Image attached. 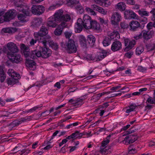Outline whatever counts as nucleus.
<instances>
[{
  "label": "nucleus",
  "mask_w": 155,
  "mask_h": 155,
  "mask_svg": "<svg viewBox=\"0 0 155 155\" xmlns=\"http://www.w3.org/2000/svg\"><path fill=\"white\" fill-rule=\"evenodd\" d=\"M92 21L91 17L87 15H84L82 20L81 18H78L75 25V32L76 33L81 32L83 28L86 29H91Z\"/></svg>",
  "instance_id": "1"
},
{
  "label": "nucleus",
  "mask_w": 155,
  "mask_h": 155,
  "mask_svg": "<svg viewBox=\"0 0 155 155\" xmlns=\"http://www.w3.org/2000/svg\"><path fill=\"white\" fill-rule=\"evenodd\" d=\"M48 33V30L47 28L43 25L41 27L39 31L34 33L35 37L37 38L38 41L45 46L48 39L50 37L46 35Z\"/></svg>",
  "instance_id": "2"
},
{
  "label": "nucleus",
  "mask_w": 155,
  "mask_h": 155,
  "mask_svg": "<svg viewBox=\"0 0 155 155\" xmlns=\"http://www.w3.org/2000/svg\"><path fill=\"white\" fill-rule=\"evenodd\" d=\"M60 45L62 50H66L68 53L70 54L75 53L77 51L75 42L71 39H69L66 43L61 42Z\"/></svg>",
  "instance_id": "3"
},
{
  "label": "nucleus",
  "mask_w": 155,
  "mask_h": 155,
  "mask_svg": "<svg viewBox=\"0 0 155 155\" xmlns=\"http://www.w3.org/2000/svg\"><path fill=\"white\" fill-rule=\"evenodd\" d=\"M63 11L62 9H60L54 13L53 16L54 18L58 23L69 21L71 19L70 16L68 14H63Z\"/></svg>",
  "instance_id": "4"
},
{
  "label": "nucleus",
  "mask_w": 155,
  "mask_h": 155,
  "mask_svg": "<svg viewBox=\"0 0 155 155\" xmlns=\"http://www.w3.org/2000/svg\"><path fill=\"white\" fill-rule=\"evenodd\" d=\"M14 5L16 9L19 12H22L26 15H29L30 10L28 7L25 5L24 3L21 0L15 1Z\"/></svg>",
  "instance_id": "5"
},
{
  "label": "nucleus",
  "mask_w": 155,
  "mask_h": 155,
  "mask_svg": "<svg viewBox=\"0 0 155 155\" xmlns=\"http://www.w3.org/2000/svg\"><path fill=\"white\" fill-rule=\"evenodd\" d=\"M117 37V38H120L119 34L117 31H114L107 37H105L102 41L103 46L106 47L109 45L111 43L112 40L114 39Z\"/></svg>",
  "instance_id": "6"
},
{
  "label": "nucleus",
  "mask_w": 155,
  "mask_h": 155,
  "mask_svg": "<svg viewBox=\"0 0 155 155\" xmlns=\"http://www.w3.org/2000/svg\"><path fill=\"white\" fill-rule=\"evenodd\" d=\"M45 11V8L42 5H33L31 8L32 13L35 15H40Z\"/></svg>",
  "instance_id": "7"
},
{
  "label": "nucleus",
  "mask_w": 155,
  "mask_h": 155,
  "mask_svg": "<svg viewBox=\"0 0 155 155\" xmlns=\"http://www.w3.org/2000/svg\"><path fill=\"white\" fill-rule=\"evenodd\" d=\"M7 47L8 50L7 53L8 55H11L18 51V49L16 45L12 42L8 43L7 45Z\"/></svg>",
  "instance_id": "8"
},
{
  "label": "nucleus",
  "mask_w": 155,
  "mask_h": 155,
  "mask_svg": "<svg viewBox=\"0 0 155 155\" xmlns=\"http://www.w3.org/2000/svg\"><path fill=\"white\" fill-rule=\"evenodd\" d=\"M43 45L44 47H41L40 52L41 54V57L44 58H47L50 57L51 54V51L48 48H47L46 44L45 46Z\"/></svg>",
  "instance_id": "9"
},
{
  "label": "nucleus",
  "mask_w": 155,
  "mask_h": 155,
  "mask_svg": "<svg viewBox=\"0 0 155 155\" xmlns=\"http://www.w3.org/2000/svg\"><path fill=\"white\" fill-rule=\"evenodd\" d=\"M124 40L125 46H126L124 49L125 51H127L131 49L136 44V41L134 40L130 41L128 38H125Z\"/></svg>",
  "instance_id": "10"
},
{
  "label": "nucleus",
  "mask_w": 155,
  "mask_h": 155,
  "mask_svg": "<svg viewBox=\"0 0 155 155\" xmlns=\"http://www.w3.org/2000/svg\"><path fill=\"white\" fill-rule=\"evenodd\" d=\"M121 19V17L120 14L117 12H115L111 17V22L113 25H117Z\"/></svg>",
  "instance_id": "11"
},
{
  "label": "nucleus",
  "mask_w": 155,
  "mask_h": 155,
  "mask_svg": "<svg viewBox=\"0 0 155 155\" xmlns=\"http://www.w3.org/2000/svg\"><path fill=\"white\" fill-rule=\"evenodd\" d=\"M16 15V11L15 10L12 9L8 11L4 15L6 21H8L11 20L13 19Z\"/></svg>",
  "instance_id": "12"
},
{
  "label": "nucleus",
  "mask_w": 155,
  "mask_h": 155,
  "mask_svg": "<svg viewBox=\"0 0 155 155\" xmlns=\"http://www.w3.org/2000/svg\"><path fill=\"white\" fill-rule=\"evenodd\" d=\"M67 26L66 23L64 22H61L56 29L54 32V35L57 36L61 35L63 32V29Z\"/></svg>",
  "instance_id": "13"
},
{
  "label": "nucleus",
  "mask_w": 155,
  "mask_h": 155,
  "mask_svg": "<svg viewBox=\"0 0 155 155\" xmlns=\"http://www.w3.org/2000/svg\"><path fill=\"white\" fill-rule=\"evenodd\" d=\"M124 17L127 19L137 18L138 16L134 12L126 10L124 12Z\"/></svg>",
  "instance_id": "14"
},
{
  "label": "nucleus",
  "mask_w": 155,
  "mask_h": 155,
  "mask_svg": "<svg viewBox=\"0 0 155 155\" xmlns=\"http://www.w3.org/2000/svg\"><path fill=\"white\" fill-rule=\"evenodd\" d=\"M137 134H130L127 136L124 139V141L125 143L127 142L128 143L131 144L134 142L137 139Z\"/></svg>",
  "instance_id": "15"
},
{
  "label": "nucleus",
  "mask_w": 155,
  "mask_h": 155,
  "mask_svg": "<svg viewBox=\"0 0 155 155\" xmlns=\"http://www.w3.org/2000/svg\"><path fill=\"white\" fill-rule=\"evenodd\" d=\"M109 54V52L106 50H101L97 54V61H101Z\"/></svg>",
  "instance_id": "16"
},
{
  "label": "nucleus",
  "mask_w": 155,
  "mask_h": 155,
  "mask_svg": "<svg viewBox=\"0 0 155 155\" xmlns=\"http://www.w3.org/2000/svg\"><path fill=\"white\" fill-rule=\"evenodd\" d=\"M10 56L11 58H9V60L13 63L18 64L22 60V58L19 54L14 55V54H13Z\"/></svg>",
  "instance_id": "17"
},
{
  "label": "nucleus",
  "mask_w": 155,
  "mask_h": 155,
  "mask_svg": "<svg viewBox=\"0 0 155 155\" xmlns=\"http://www.w3.org/2000/svg\"><path fill=\"white\" fill-rule=\"evenodd\" d=\"M122 48V44L119 41H116L113 42L111 45V49L113 52L120 50Z\"/></svg>",
  "instance_id": "18"
},
{
  "label": "nucleus",
  "mask_w": 155,
  "mask_h": 155,
  "mask_svg": "<svg viewBox=\"0 0 155 155\" xmlns=\"http://www.w3.org/2000/svg\"><path fill=\"white\" fill-rule=\"evenodd\" d=\"M21 48L22 50V54L25 57H29L30 52L29 47L26 46L24 44H21Z\"/></svg>",
  "instance_id": "19"
},
{
  "label": "nucleus",
  "mask_w": 155,
  "mask_h": 155,
  "mask_svg": "<svg viewBox=\"0 0 155 155\" xmlns=\"http://www.w3.org/2000/svg\"><path fill=\"white\" fill-rule=\"evenodd\" d=\"M87 44H88L90 46H94L95 44L96 38L95 36L92 35H88L87 37Z\"/></svg>",
  "instance_id": "20"
},
{
  "label": "nucleus",
  "mask_w": 155,
  "mask_h": 155,
  "mask_svg": "<svg viewBox=\"0 0 155 155\" xmlns=\"http://www.w3.org/2000/svg\"><path fill=\"white\" fill-rule=\"evenodd\" d=\"M141 33L142 34V38H143L144 40L147 41L151 38L152 37L151 31L143 30Z\"/></svg>",
  "instance_id": "21"
},
{
  "label": "nucleus",
  "mask_w": 155,
  "mask_h": 155,
  "mask_svg": "<svg viewBox=\"0 0 155 155\" xmlns=\"http://www.w3.org/2000/svg\"><path fill=\"white\" fill-rule=\"evenodd\" d=\"M25 64L26 66L30 70H34L36 68V63L33 60H27Z\"/></svg>",
  "instance_id": "22"
},
{
  "label": "nucleus",
  "mask_w": 155,
  "mask_h": 155,
  "mask_svg": "<svg viewBox=\"0 0 155 155\" xmlns=\"http://www.w3.org/2000/svg\"><path fill=\"white\" fill-rule=\"evenodd\" d=\"M130 30L135 31L140 26L139 22L137 21H132L129 23Z\"/></svg>",
  "instance_id": "23"
},
{
  "label": "nucleus",
  "mask_w": 155,
  "mask_h": 155,
  "mask_svg": "<svg viewBox=\"0 0 155 155\" xmlns=\"http://www.w3.org/2000/svg\"><path fill=\"white\" fill-rule=\"evenodd\" d=\"M58 23V22H57V21L54 17H50L49 18V20L47 22V25L49 27L55 28L57 26V23Z\"/></svg>",
  "instance_id": "24"
},
{
  "label": "nucleus",
  "mask_w": 155,
  "mask_h": 155,
  "mask_svg": "<svg viewBox=\"0 0 155 155\" xmlns=\"http://www.w3.org/2000/svg\"><path fill=\"white\" fill-rule=\"evenodd\" d=\"M91 7L94 10L98 11L103 15H106L107 13V11L106 10L96 5H91Z\"/></svg>",
  "instance_id": "25"
},
{
  "label": "nucleus",
  "mask_w": 155,
  "mask_h": 155,
  "mask_svg": "<svg viewBox=\"0 0 155 155\" xmlns=\"http://www.w3.org/2000/svg\"><path fill=\"white\" fill-rule=\"evenodd\" d=\"M17 30V29L15 27H9L3 28L2 31L5 33L9 34H13Z\"/></svg>",
  "instance_id": "26"
},
{
  "label": "nucleus",
  "mask_w": 155,
  "mask_h": 155,
  "mask_svg": "<svg viewBox=\"0 0 155 155\" xmlns=\"http://www.w3.org/2000/svg\"><path fill=\"white\" fill-rule=\"evenodd\" d=\"M19 78L17 76L15 77V78L12 77L7 78L6 79L7 83L8 85H14L18 82V79Z\"/></svg>",
  "instance_id": "27"
},
{
  "label": "nucleus",
  "mask_w": 155,
  "mask_h": 155,
  "mask_svg": "<svg viewBox=\"0 0 155 155\" xmlns=\"http://www.w3.org/2000/svg\"><path fill=\"white\" fill-rule=\"evenodd\" d=\"M42 22V19L41 18H35L33 21L32 25L34 27H38Z\"/></svg>",
  "instance_id": "28"
},
{
  "label": "nucleus",
  "mask_w": 155,
  "mask_h": 155,
  "mask_svg": "<svg viewBox=\"0 0 155 155\" xmlns=\"http://www.w3.org/2000/svg\"><path fill=\"white\" fill-rule=\"evenodd\" d=\"M115 8L123 12L126 10V5L124 2H120L116 5Z\"/></svg>",
  "instance_id": "29"
},
{
  "label": "nucleus",
  "mask_w": 155,
  "mask_h": 155,
  "mask_svg": "<svg viewBox=\"0 0 155 155\" xmlns=\"http://www.w3.org/2000/svg\"><path fill=\"white\" fill-rule=\"evenodd\" d=\"M25 15L19 14L18 15V19L21 21L22 23H25L28 21V19L27 18L28 16L29 15H26L25 14Z\"/></svg>",
  "instance_id": "30"
},
{
  "label": "nucleus",
  "mask_w": 155,
  "mask_h": 155,
  "mask_svg": "<svg viewBox=\"0 0 155 155\" xmlns=\"http://www.w3.org/2000/svg\"><path fill=\"white\" fill-rule=\"evenodd\" d=\"M79 41L81 46L82 47H86L87 44V40L85 37L83 35L79 37Z\"/></svg>",
  "instance_id": "31"
},
{
  "label": "nucleus",
  "mask_w": 155,
  "mask_h": 155,
  "mask_svg": "<svg viewBox=\"0 0 155 155\" xmlns=\"http://www.w3.org/2000/svg\"><path fill=\"white\" fill-rule=\"evenodd\" d=\"M7 73L11 78L13 77V78H15V77L17 76L18 78H20V75L12 69H8Z\"/></svg>",
  "instance_id": "32"
},
{
  "label": "nucleus",
  "mask_w": 155,
  "mask_h": 155,
  "mask_svg": "<svg viewBox=\"0 0 155 155\" xmlns=\"http://www.w3.org/2000/svg\"><path fill=\"white\" fill-rule=\"evenodd\" d=\"M91 28L94 30H99L101 29L100 25L99 23L95 20L92 21L91 24Z\"/></svg>",
  "instance_id": "33"
},
{
  "label": "nucleus",
  "mask_w": 155,
  "mask_h": 155,
  "mask_svg": "<svg viewBox=\"0 0 155 155\" xmlns=\"http://www.w3.org/2000/svg\"><path fill=\"white\" fill-rule=\"evenodd\" d=\"M6 77V74L4 72L2 67L0 65V81L3 82Z\"/></svg>",
  "instance_id": "34"
},
{
  "label": "nucleus",
  "mask_w": 155,
  "mask_h": 155,
  "mask_svg": "<svg viewBox=\"0 0 155 155\" xmlns=\"http://www.w3.org/2000/svg\"><path fill=\"white\" fill-rule=\"evenodd\" d=\"M73 7L76 10L79 11L81 14L84 12V9L79 1L77 2V4H76L75 5L73 6Z\"/></svg>",
  "instance_id": "35"
},
{
  "label": "nucleus",
  "mask_w": 155,
  "mask_h": 155,
  "mask_svg": "<svg viewBox=\"0 0 155 155\" xmlns=\"http://www.w3.org/2000/svg\"><path fill=\"white\" fill-rule=\"evenodd\" d=\"M100 151L104 155L107 154L111 153L113 151V149L109 147H106L105 148H101Z\"/></svg>",
  "instance_id": "36"
},
{
  "label": "nucleus",
  "mask_w": 155,
  "mask_h": 155,
  "mask_svg": "<svg viewBox=\"0 0 155 155\" xmlns=\"http://www.w3.org/2000/svg\"><path fill=\"white\" fill-rule=\"evenodd\" d=\"M48 44L49 46L52 48L54 50H56L58 48V45L57 43H54L53 41H50L49 39L48 40L46 45Z\"/></svg>",
  "instance_id": "37"
},
{
  "label": "nucleus",
  "mask_w": 155,
  "mask_h": 155,
  "mask_svg": "<svg viewBox=\"0 0 155 155\" xmlns=\"http://www.w3.org/2000/svg\"><path fill=\"white\" fill-rule=\"evenodd\" d=\"M140 105H137L135 104H132L130 105L129 106V108L127 109L126 112L127 113H129L132 111H134L137 107L138 106H140Z\"/></svg>",
  "instance_id": "38"
},
{
  "label": "nucleus",
  "mask_w": 155,
  "mask_h": 155,
  "mask_svg": "<svg viewBox=\"0 0 155 155\" xmlns=\"http://www.w3.org/2000/svg\"><path fill=\"white\" fill-rule=\"evenodd\" d=\"M146 47L148 51L154 50L155 49V44L152 43L147 44Z\"/></svg>",
  "instance_id": "39"
},
{
  "label": "nucleus",
  "mask_w": 155,
  "mask_h": 155,
  "mask_svg": "<svg viewBox=\"0 0 155 155\" xmlns=\"http://www.w3.org/2000/svg\"><path fill=\"white\" fill-rule=\"evenodd\" d=\"M144 51V48L142 45H140L137 47L135 51L136 54L137 55H140Z\"/></svg>",
  "instance_id": "40"
},
{
  "label": "nucleus",
  "mask_w": 155,
  "mask_h": 155,
  "mask_svg": "<svg viewBox=\"0 0 155 155\" xmlns=\"http://www.w3.org/2000/svg\"><path fill=\"white\" fill-rule=\"evenodd\" d=\"M78 1V0H67V2L68 5L73 7V6L77 4Z\"/></svg>",
  "instance_id": "41"
},
{
  "label": "nucleus",
  "mask_w": 155,
  "mask_h": 155,
  "mask_svg": "<svg viewBox=\"0 0 155 155\" xmlns=\"http://www.w3.org/2000/svg\"><path fill=\"white\" fill-rule=\"evenodd\" d=\"M87 58L89 60L93 61H97V54L95 55H88L87 56Z\"/></svg>",
  "instance_id": "42"
},
{
  "label": "nucleus",
  "mask_w": 155,
  "mask_h": 155,
  "mask_svg": "<svg viewBox=\"0 0 155 155\" xmlns=\"http://www.w3.org/2000/svg\"><path fill=\"white\" fill-rule=\"evenodd\" d=\"M83 99L82 98H77L76 99V101L75 102V106H81L83 104Z\"/></svg>",
  "instance_id": "43"
},
{
  "label": "nucleus",
  "mask_w": 155,
  "mask_h": 155,
  "mask_svg": "<svg viewBox=\"0 0 155 155\" xmlns=\"http://www.w3.org/2000/svg\"><path fill=\"white\" fill-rule=\"evenodd\" d=\"M73 133H74L75 135L74 136V139H80L82 136L81 133H80V131H76Z\"/></svg>",
  "instance_id": "44"
},
{
  "label": "nucleus",
  "mask_w": 155,
  "mask_h": 155,
  "mask_svg": "<svg viewBox=\"0 0 155 155\" xmlns=\"http://www.w3.org/2000/svg\"><path fill=\"white\" fill-rule=\"evenodd\" d=\"M19 125L17 120H16L10 123L9 126L11 127H13L17 126Z\"/></svg>",
  "instance_id": "45"
},
{
  "label": "nucleus",
  "mask_w": 155,
  "mask_h": 155,
  "mask_svg": "<svg viewBox=\"0 0 155 155\" xmlns=\"http://www.w3.org/2000/svg\"><path fill=\"white\" fill-rule=\"evenodd\" d=\"M138 12L139 14L142 16H148V15L149 12L145 11L139 10Z\"/></svg>",
  "instance_id": "46"
},
{
  "label": "nucleus",
  "mask_w": 155,
  "mask_h": 155,
  "mask_svg": "<svg viewBox=\"0 0 155 155\" xmlns=\"http://www.w3.org/2000/svg\"><path fill=\"white\" fill-rule=\"evenodd\" d=\"M146 103L150 104H155V101L154 100H153L151 97H149L146 101Z\"/></svg>",
  "instance_id": "47"
},
{
  "label": "nucleus",
  "mask_w": 155,
  "mask_h": 155,
  "mask_svg": "<svg viewBox=\"0 0 155 155\" xmlns=\"http://www.w3.org/2000/svg\"><path fill=\"white\" fill-rule=\"evenodd\" d=\"M153 27L155 28V22L153 23L152 22H150L147 25V28L148 30H150Z\"/></svg>",
  "instance_id": "48"
},
{
  "label": "nucleus",
  "mask_w": 155,
  "mask_h": 155,
  "mask_svg": "<svg viewBox=\"0 0 155 155\" xmlns=\"http://www.w3.org/2000/svg\"><path fill=\"white\" fill-rule=\"evenodd\" d=\"M137 152V150L134 149L132 150L128 151L127 153H125L126 155H133Z\"/></svg>",
  "instance_id": "49"
},
{
  "label": "nucleus",
  "mask_w": 155,
  "mask_h": 155,
  "mask_svg": "<svg viewBox=\"0 0 155 155\" xmlns=\"http://www.w3.org/2000/svg\"><path fill=\"white\" fill-rule=\"evenodd\" d=\"M29 119L28 117H24L21 118L18 120H17L18 122L20 124L23 122Z\"/></svg>",
  "instance_id": "50"
},
{
  "label": "nucleus",
  "mask_w": 155,
  "mask_h": 155,
  "mask_svg": "<svg viewBox=\"0 0 155 155\" xmlns=\"http://www.w3.org/2000/svg\"><path fill=\"white\" fill-rule=\"evenodd\" d=\"M154 107L153 105H152L149 104H147L146 106L145 107V110H149L153 108Z\"/></svg>",
  "instance_id": "51"
},
{
  "label": "nucleus",
  "mask_w": 155,
  "mask_h": 155,
  "mask_svg": "<svg viewBox=\"0 0 155 155\" xmlns=\"http://www.w3.org/2000/svg\"><path fill=\"white\" fill-rule=\"evenodd\" d=\"M85 10H86V11L88 12H90V13L93 15H96V14L95 13V12L93 10H94L93 9H91L90 8L87 7L85 8Z\"/></svg>",
  "instance_id": "52"
},
{
  "label": "nucleus",
  "mask_w": 155,
  "mask_h": 155,
  "mask_svg": "<svg viewBox=\"0 0 155 155\" xmlns=\"http://www.w3.org/2000/svg\"><path fill=\"white\" fill-rule=\"evenodd\" d=\"M120 25L121 27L123 29L127 28L128 27V24L125 22H121Z\"/></svg>",
  "instance_id": "53"
},
{
  "label": "nucleus",
  "mask_w": 155,
  "mask_h": 155,
  "mask_svg": "<svg viewBox=\"0 0 155 155\" xmlns=\"http://www.w3.org/2000/svg\"><path fill=\"white\" fill-rule=\"evenodd\" d=\"M78 89L76 87H74L72 88H70L68 90V94H69L71 93L74 92Z\"/></svg>",
  "instance_id": "54"
},
{
  "label": "nucleus",
  "mask_w": 155,
  "mask_h": 155,
  "mask_svg": "<svg viewBox=\"0 0 155 155\" xmlns=\"http://www.w3.org/2000/svg\"><path fill=\"white\" fill-rule=\"evenodd\" d=\"M35 54H36L35 51L34 50L32 51L30 53L29 57L33 59H36Z\"/></svg>",
  "instance_id": "55"
},
{
  "label": "nucleus",
  "mask_w": 155,
  "mask_h": 155,
  "mask_svg": "<svg viewBox=\"0 0 155 155\" xmlns=\"http://www.w3.org/2000/svg\"><path fill=\"white\" fill-rule=\"evenodd\" d=\"M35 51L36 54H35V58L36 59L37 57H41V54L40 51V50H34Z\"/></svg>",
  "instance_id": "56"
},
{
  "label": "nucleus",
  "mask_w": 155,
  "mask_h": 155,
  "mask_svg": "<svg viewBox=\"0 0 155 155\" xmlns=\"http://www.w3.org/2000/svg\"><path fill=\"white\" fill-rule=\"evenodd\" d=\"M133 53L132 51H129L125 54V56L127 58H130L131 57L132 55L133 54Z\"/></svg>",
  "instance_id": "57"
},
{
  "label": "nucleus",
  "mask_w": 155,
  "mask_h": 155,
  "mask_svg": "<svg viewBox=\"0 0 155 155\" xmlns=\"http://www.w3.org/2000/svg\"><path fill=\"white\" fill-rule=\"evenodd\" d=\"M110 142V140H103L101 143V147H104L105 146Z\"/></svg>",
  "instance_id": "58"
},
{
  "label": "nucleus",
  "mask_w": 155,
  "mask_h": 155,
  "mask_svg": "<svg viewBox=\"0 0 155 155\" xmlns=\"http://www.w3.org/2000/svg\"><path fill=\"white\" fill-rule=\"evenodd\" d=\"M125 2L127 4L130 5H134L135 3L134 0H125Z\"/></svg>",
  "instance_id": "59"
},
{
  "label": "nucleus",
  "mask_w": 155,
  "mask_h": 155,
  "mask_svg": "<svg viewBox=\"0 0 155 155\" xmlns=\"http://www.w3.org/2000/svg\"><path fill=\"white\" fill-rule=\"evenodd\" d=\"M41 107H38L36 106L35 107H33L32 108L29 109L28 111V112H32L34 111H35L36 110L38 109L39 108H40Z\"/></svg>",
  "instance_id": "60"
},
{
  "label": "nucleus",
  "mask_w": 155,
  "mask_h": 155,
  "mask_svg": "<svg viewBox=\"0 0 155 155\" xmlns=\"http://www.w3.org/2000/svg\"><path fill=\"white\" fill-rule=\"evenodd\" d=\"M9 112L7 111H2V113L1 115V117H8L9 115Z\"/></svg>",
  "instance_id": "61"
},
{
  "label": "nucleus",
  "mask_w": 155,
  "mask_h": 155,
  "mask_svg": "<svg viewBox=\"0 0 155 155\" xmlns=\"http://www.w3.org/2000/svg\"><path fill=\"white\" fill-rule=\"evenodd\" d=\"M98 111H100V112L99 113V115L101 116L103 115L104 114L105 112V111L104 110H101L100 109H97L95 111V113H97L98 112Z\"/></svg>",
  "instance_id": "62"
},
{
  "label": "nucleus",
  "mask_w": 155,
  "mask_h": 155,
  "mask_svg": "<svg viewBox=\"0 0 155 155\" xmlns=\"http://www.w3.org/2000/svg\"><path fill=\"white\" fill-rule=\"evenodd\" d=\"M107 0H104L103 2V5H102V6H105L106 7H108V6H110L111 4L110 2H108L107 3L106 2V1Z\"/></svg>",
  "instance_id": "63"
},
{
  "label": "nucleus",
  "mask_w": 155,
  "mask_h": 155,
  "mask_svg": "<svg viewBox=\"0 0 155 155\" xmlns=\"http://www.w3.org/2000/svg\"><path fill=\"white\" fill-rule=\"evenodd\" d=\"M150 13L153 14V17L152 19L155 22V9H152L150 12Z\"/></svg>",
  "instance_id": "64"
}]
</instances>
